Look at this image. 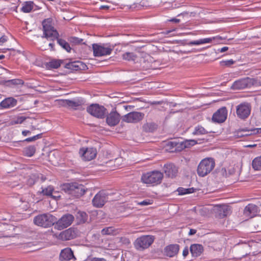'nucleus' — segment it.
<instances>
[{
  "label": "nucleus",
  "mask_w": 261,
  "mask_h": 261,
  "mask_svg": "<svg viewBox=\"0 0 261 261\" xmlns=\"http://www.w3.org/2000/svg\"><path fill=\"white\" fill-rule=\"evenodd\" d=\"M251 79L247 77L234 82L231 88L233 90L243 89L249 87L251 84Z\"/></svg>",
  "instance_id": "obj_17"
},
{
  "label": "nucleus",
  "mask_w": 261,
  "mask_h": 261,
  "mask_svg": "<svg viewBox=\"0 0 261 261\" xmlns=\"http://www.w3.org/2000/svg\"><path fill=\"white\" fill-rule=\"evenodd\" d=\"M234 173V169L233 168H231L228 170V175H231Z\"/></svg>",
  "instance_id": "obj_57"
},
{
  "label": "nucleus",
  "mask_w": 261,
  "mask_h": 261,
  "mask_svg": "<svg viewBox=\"0 0 261 261\" xmlns=\"http://www.w3.org/2000/svg\"><path fill=\"white\" fill-rule=\"evenodd\" d=\"M221 63H222V65H224L226 66H230L234 63V61L232 59H231V60L223 61Z\"/></svg>",
  "instance_id": "obj_46"
},
{
  "label": "nucleus",
  "mask_w": 261,
  "mask_h": 261,
  "mask_svg": "<svg viewBox=\"0 0 261 261\" xmlns=\"http://www.w3.org/2000/svg\"><path fill=\"white\" fill-rule=\"evenodd\" d=\"M189 253V250L188 248H185L182 251V255L184 256H186Z\"/></svg>",
  "instance_id": "obj_55"
},
{
  "label": "nucleus",
  "mask_w": 261,
  "mask_h": 261,
  "mask_svg": "<svg viewBox=\"0 0 261 261\" xmlns=\"http://www.w3.org/2000/svg\"><path fill=\"white\" fill-rule=\"evenodd\" d=\"M68 41L72 45H77L81 44L83 40L82 39H80L76 37H70L68 38Z\"/></svg>",
  "instance_id": "obj_39"
},
{
  "label": "nucleus",
  "mask_w": 261,
  "mask_h": 261,
  "mask_svg": "<svg viewBox=\"0 0 261 261\" xmlns=\"http://www.w3.org/2000/svg\"><path fill=\"white\" fill-rule=\"evenodd\" d=\"M208 132L201 125H198L194 127L192 134L195 136H200L207 134Z\"/></svg>",
  "instance_id": "obj_31"
},
{
  "label": "nucleus",
  "mask_w": 261,
  "mask_h": 261,
  "mask_svg": "<svg viewBox=\"0 0 261 261\" xmlns=\"http://www.w3.org/2000/svg\"><path fill=\"white\" fill-rule=\"evenodd\" d=\"M251 109V107L249 103H242L237 107V115L240 119H244L250 115Z\"/></svg>",
  "instance_id": "obj_10"
},
{
  "label": "nucleus",
  "mask_w": 261,
  "mask_h": 261,
  "mask_svg": "<svg viewBox=\"0 0 261 261\" xmlns=\"http://www.w3.org/2000/svg\"><path fill=\"white\" fill-rule=\"evenodd\" d=\"M83 64L80 61H74L66 63L65 67L73 71H77L82 69Z\"/></svg>",
  "instance_id": "obj_26"
},
{
  "label": "nucleus",
  "mask_w": 261,
  "mask_h": 261,
  "mask_svg": "<svg viewBox=\"0 0 261 261\" xmlns=\"http://www.w3.org/2000/svg\"><path fill=\"white\" fill-rule=\"evenodd\" d=\"M215 166V160L212 158L203 159L197 167V174L199 176L204 177L210 173Z\"/></svg>",
  "instance_id": "obj_1"
},
{
  "label": "nucleus",
  "mask_w": 261,
  "mask_h": 261,
  "mask_svg": "<svg viewBox=\"0 0 261 261\" xmlns=\"http://www.w3.org/2000/svg\"><path fill=\"white\" fill-rule=\"evenodd\" d=\"M41 137V134H38V135H35V136H34L33 137L28 138L25 139L24 140V141H26V142H34V141H36V140L40 138Z\"/></svg>",
  "instance_id": "obj_44"
},
{
  "label": "nucleus",
  "mask_w": 261,
  "mask_h": 261,
  "mask_svg": "<svg viewBox=\"0 0 261 261\" xmlns=\"http://www.w3.org/2000/svg\"><path fill=\"white\" fill-rule=\"evenodd\" d=\"M54 39H57V43L64 49H71L70 47L69 43L65 40L58 38V37L57 38H53V40Z\"/></svg>",
  "instance_id": "obj_38"
},
{
  "label": "nucleus",
  "mask_w": 261,
  "mask_h": 261,
  "mask_svg": "<svg viewBox=\"0 0 261 261\" xmlns=\"http://www.w3.org/2000/svg\"><path fill=\"white\" fill-rule=\"evenodd\" d=\"M247 132H252L253 134H261V128L250 129V130H247Z\"/></svg>",
  "instance_id": "obj_48"
},
{
  "label": "nucleus",
  "mask_w": 261,
  "mask_h": 261,
  "mask_svg": "<svg viewBox=\"0 0 261 261\" xmlns=\"http://www.w3.org/2000/svg\"><path fill=\"white\" fill-rule=\"evenodd\" d=\"M74 216L70 214L63 215L57 221L54 222V228L61 230L69 226L73 222Z\"/></svg>",
  "instance_id": "obj_6"
},
{
  "label": "nucleus",
  "mask_w": 261,
  "mask_h": 261,
  "mask_svg": "<svg viewBox=\"0 0 261 261\" xmlns=\"http://www.w3.org/2000/svg\"><path fill=\"white\" fill-rule=\"evenodd\" d=\"M101 9H108L109 8V7L107 6H102L100 7Z\"/></svg>",
  "instance_id": "obj_59"
},
{
  "label": "nucleus",
  "mask_w": 261,
  "mask_h": 261,
  "mask_svg": "<svg viewBox=\"0 0 261 261\" xmlns=\"http://www.w3.org/2000/svg\"><path fill=\"white\" fill-rule=\"evenodd\" d=\"M170 143H171V145H176V143L173 142H170Z\"/></svg>",
  "instance_id": "obj_62"
},
{
  "label": "nucleus",
  "mask_w": 261,
  "mask_h": 261,
  "mask_svg": "<svg viewBox=\"0 0 261 261\" xmlns=\"http://www.w3.org/2000/svg\"><path fill=\"white\" fill-rule=\"evenodd\" d=\"M108 194L105 191H101L96 194L92 200L94 206L102 207L108 200Z\"/></svg>",
  "instance_id": "obj_13"
},
{
  "label": "nucleus",
  "mask_w": 261,
  "mask_h": 261,
  "mask_svg": "<svg viewBox=\"0 0 261 261\" xmlns=\"http://www.w3.org/2000/svg\"><path fill=\"white\" fill-rule=\"evenodd\" d=\"M196 232V230L193 229H191L189 231V235H190V236L193 235V234H195Z\"/></svg>",
  "instance_id": "obj_56"
},
{
  "label": "nucleus",
  "mask_w": 261,
  "mask_h": 261,
  "mask_svg": "<svg viewBox=\"0 0 261 261\" xmlns=\"http://www.w3.org/2000/svg\"><path fill=\"white\" fill-rule=\"evenodd\" d=\"M203 247L200 244H193L190 247V251L193 256L197 257L201 254Z\"/></svg>",
  "instance_id": "obj_27"
},
{
  "label": "nucleus",
  "mask_w": 261,
  "mask_h": 261,
  "mask_svg": "<svg viewBox=\"0 0 261 261\" xmlns=\"http://www.w3.org/2000/svg\"><path fill=\"white\" fill-rule=\"evenodd\" d=\"M257 211V206L253 204H249L244 209L245 214L251 217L256 215Z\"/></svg>",
  "instance_id": "obj_24"
},
{
  "label": "nucleus",
  "mask_w": 261,
  "mask_h": 261,
  "mask_svg": "<svg viewBox=\"0 0 261 261\" xmlns=\"http://www.w3.org/2000/svg\"><path fill=\"white\" fill-rule=\"evenodd\" d=\"M92 49H106V48L97 44H92Z\"/></svg>",
  "instance_id": "obj_50"
},
{
  "label": "nucleus",
  "mask_w": 261,
  "mask_h": 261,
  "mask_svg": "<svg viewBox=\"0 0 261 261\" xmlns=\"http://www.w3.org/2000/svg\"><path fill=\"white\" fill-rule=\"evenodd\" d=\"M144 114L139 112H132L122 117V121L127 123H137L142 120L144 118Z\"/></svg>",
  "instance_id": "obj_11"
},
{
  "label": "nucleus",
  "mask_w": 261,
  "mask_h": 261,
  "mask_svg": "<svg viewBox=\"0 0 261 261\" xmlns=\"http://www.w3.org/2000/svg\"><path fill=\"white\" fill-rule=\"evenodd\" d=\"M31 132L30 130H23L22 132V134L24 136H27L28 135H31Z\"/></svg>",
  "instance_id": "obj_53"
},
{
  "label": "nucleus",
  "mask_w": 261,
  "mask_h": 261,
  "mask_svg": "<svg viewBox=\"0 0 261 261\" xmlns=\"http://www.w3.org/2000/svg\"><path fill=\"white\" fill-rule=\"evenodd\" d=\"M227 111L225 107L218 110L213 115L212 120L214 122L220 123L224 122L227 118Z\"/></svg>",
  "instance_id": "obj_15"
},
{
  "label": "nucleus",
  "mask_w": 261,
  "mask_h": 261,
  "mask_svg": "<svg viewBox=\"0 0 261 261\" xmlns=\"http://www.w3.org/2000/svg\"><path fill=\"white\" fill-rule=\"evenodd\" d=\"M7 41V37L6 36H2L0 38V45H2L4 43Z\"/></svg>",
  "instance_id": "obj_51"
},
{
  "label": "nucleus",
  "mask_w": 261,
  "mask_h": 261,
  "mask_svg": "<svg viewBox=\"0 0 261 261\" xmlns=\"http://www.w3.org/2000/svg\"><path fill=\"white\" fill-rule=\"evenodd\" d=\"M220 173L221 174V175L224 177H227L228 176L227 170L225 168H222V169L220 171Z\"/></svg>",
  "instance_id": "obj_49"
},
{
  "label": "nucleus",
  "mask_w": 261,
  "mask_h": 261,
  "mask_svg": "<svg viewBox=\"0 0 261 261\" xmlns=\"http://www.w3.org/2000/svg\"><path fill=\"white\" fill-rule=\"evenodd\" d=\"M167 21H169V22H175V23H179L180 21V20L179 19H177V18H172L170 19H168Z\"/></svg>",
  "instance_id": "obj_52"
},
{
  "label": "nucleus",
  "mask_w": 261,
  "mask_h": 261,
  "mask_svg": "<svg viewBox=\"0 0 261 261\" xmlns=\"http://www.w3.org/2000/svg\"><path fill=\"white\" fill-rule=\"evenodd\" d=\"M41 193H42L44 195H46L47 196H50L54 198L56 197H60V196L54 195L53 194H57V192L54 191V189L53 186H49L45 188H42V190L41 191Z\"/></svg>",
  "instance_id": "obj_28"
},
{
  "label": "nucleus",
  "mask_w": 261,
  "mask_h": 261,
  "mask_svg": "<svg viewBox=\"0 0 261 261\" xmlns=\"http://www.w3.org/2000/svg\"><path fill=\"white\" fill-rule=\"evenodd\" d=\"M164 170L166 176L170 178H174L177 174V168L172 164L165 165Z\"/></svg>",
  "instance_id": "obj_19"
},
{
  "label": "nucleus",
  "mask_w": 261,
  "mask_h": 261,
  "mask_svg": "<svg viewBox=\"0 0 261 261\" xmlns=\"http://www.w3.org/2000/svg\"><path fill=\"white\" fill-rule=\"evenodd\" d=\"M85 103V99L82 97H77L72 100L63 99L60 102L61 106L73 109H76L78 107L84 105Z\"/></svg>",
  "instance_id": "obj_9"
},
{
  "label": "nucleus",
  "mask_w": 261,
  "mask_h": 261,
  "mask_svg": "<svg viewBox=\"0 0 261 261\" xmlns=\"http://www.w3.org/2000/svg\"><path fill=\"white\" fill-rule=\"evenodd\" d=\"M4 58H5L4 55H0V60L3 59H4Z\"/></svg>",
  "instance_id": "obj_61"
},
{
  "label": "nucleus",
  "mask_w": 261,
  "mask_h": 261,
  "mask_svg": "<svg viewBox=\"0 0 261 261\" xmlns=\"http://www.w3.org/2000/svg\"><path fill=\"white\" fill-rule=\"evenodd\" d=\"M75 217L78 224H83L88 220V215L85 212L78 211L75 214Z\"/></svg>",
  "instance_id": "obj_25"
},
{
  "label": "nucleus",
  "mask_w": 261,
  "mask_h": 261,
  "mask_svg": "<svg viewBox=\"0 0 261 261\" xmlns=\"http://www.w3.org/2000/svg\"><path fill=\"white\" fill-rule=\"evenodd\" d=\"M179 251V245L177 244H171L166 246L164 250V254L170 257L176 255Z\"/></svg>",
  "instance_id": "obj_20"
},
{
  "label": "nucleus",
  "mask_w": 261,
  "mask_h": 261,
  "mask_svg": "<svg viewBox=\"0 0 261 261\" xmlns=\"http://www.w3.org/2000/svg\"><path fill=\"white\" fill-rule=\"evenodd\" d=\"M92 261H106V259L103 258L94 257L92 258Z\"/></svg>",
  "instance_id": "obj_54"
},
{
  "label": "nucleus",
  "mask_w": 261,
  "mask_h": 261,
  "mask_svg": "<svg viewBox=\"0 0 261 261\" xmlns=\"http://www.w3.org/2000/svg\"><path fill=\"white\" fill-rule=\"evenodd\" d=\"M123 242L125 244H129L130 243V241L129 240V239H127V238H124L123 239Z\"/></svg>",
  "instance_id": "obj_58"
},
{
  "label": "nucleus",
  "mask_w": 261,
  "mask_h": 261,
  "mask_svg": "<svg viewBox=\"0 0 261 261\" xmlns=\"http://www.w3.org/2000/svg\"><path fill=\"white\" fill-rule=\"evenodd\" d=\"M62 190L75 197H80L85 192L84 186L77 182L65 183L62 186Z\"/></svg>",
  "instance_id": "obj_2"
},
{
  "label": "nucleus",
  "mask_w": 261,
  "mask_h": 261,
  "mask_svg": "<svg viewBox=\"0 0 261 261\" xmlns=\"http://www.w3.org/2000/svg\"><path fill=\"white\" fill-rule=\"evenodd\" d=\"M43 35L46 38H57L59 37V33L54 27L53 19L48 18L42 21Z\"/></svg>",
  "instance_id": "obj_5"
},
{
  "label": "nucleus",
  "mask_w": 261,
  "mask_h": 261,
  "mask_svg": "<svg viewBox=\"0 0 261 261\" xmlns=\"http://www.w3.org/2000/svg\"><path fill=\"white\" fill-rule=\"evenodd\" d=\"M163 177V174L162 172L153 171L143 174L141 180L144 184L154 186L160 184Z\"/></svg>",
  "instance_id": "obj_3"
},
{
  "label": "nucleus",
  "mask_w": 261,
  "mask_h": 261,
  "mask_svg": "<svg viewBox=\"0 0 261 261\" xmlns=\"http://www.w3.org/2000/svg\"><path fill=\"white\" fill-rule=\"evenodd\" d=\"M26 119V118L24 116H20L18 117L15 121L14 123L15 124H21Z\"/></svg>",
  "instance_id": "obj_45"
},
{
  "label": "nucleus",
  "mask_w": 261,
  "mask_h": 261,
  "mask_svg": "<svg viewBox=\"0 0 261 261\" xmlns=\"http://www.w3.org/2000/svg\"><path fill=\"white\" fill-rule=\"evenodd\" d=\"M36 147L33 145H30L23 149V154L28 157L32 156L35 153Z\"/></svg>",
  "instance_id": "obj_32"
},
{
  "label": "nucleus",
  "mask_w": 261,
  "mask_h": 261,
  "mask_svg": "<svg viewBox=\"0 0 261 261\" xmlns=\"http://www.w3.org/2000/svg\"><path fill=\"white\" fill-rule=\"evenodd\" d=\"M214 210L219 213L220 217H224L229 214L230 208L227 205H217L214 206Z\"/></svg>",
  "instance_id": "obj_22"
},
{
  "label": "nucleus",
  "mask_w": 261,
  "mask_h": 261,
  "mask_svg": "<svg viewBox=\"0 0 261 261\" xmlns=\"http://www.w3.org/2000/svg\"><path fill=\"white\" fill-rule=\"evenodd\" d=\"M226 50H223V49H222V50H220V52L221 53H223L224 51H225Z\"/></svg>",
  "instance_id": "obj_64"
},
{
  "label": "nucleus",
  "mask_w": 261,
  "mask_h": 261,
  "mask_svg": "<svg viewBox=\"0 0 261 261\" xmlns=\"http://www.w3.org/2000/svg\"><path fill=\"white\" fill-rule=\"evenodd\" d=\"M62 62V60H52L47 63V67L48 69H57L60 66Z\"/></svg>",
  "instance_id": "obj_29"
},
{
  "label": "nucleus",
  "mask_w": 261,
  "mask_h": 261,
  "mask_svg": "<svg viewBox=\"0 0 261 261\" xmlns=\"http://www.w3.org/2000/svg\"><path fill=\"white\" fill-rule=\"evenodd\" d=\"M123 59L128 60V61H130V60L135 61L136 58V56L133 53L128 52V53H126L125 54H123Z\"/></svg>",
  "instance_id": "obj_42"
},
{
  "label": "nucleus",
  "mask_w": 261,
  "mask_h": 261,
  "mask_svg": "<svg viewBox=\"0 0 261 261\" xmlns=\"http://www.w3.org/2000/svg\"><path fill=\"white\" fill-rule=\"evenodd\" d=\"M49 46L51 47V48H53L54 46V44L53 43H50L49 44Z\"/></svg>",
  "instance_id": "obj_60"
},
{
  "label": "nucleus",
  "mask_w": 261,
  "mask_h": 261,
  "mask_svg": "<svg viewBox=\"0 0 261 261\" xmlns=\"http://www.w3.org/2000/svg\"><path fill=\"white\" fill-rule=\"evenodd\" d=\"M33 221L38 226L47 228L54 225L56 218L49 213H45L35 217Z\"/></svg>",
  "instance_id": "obj_4"
},
{
  "label": "nucleus",
  "mask_w": 261,
  "mask_h": 261,
  "mask_svg": "<svg viewBox=\"0 0 261 261\" xmlns=\"http://www.w3.org/2000/svg\"><path fill=\"white\" fill-rule=\"evenodd\" d=\"M33 9V2L29 1L25 2L21 7V11L24 13H29Z\"/></svg>",
  "instance_id": "obj_33"
},
{
  "label": "nucleus",
  "mask_w": 261,
  "mask_h": 261,
  "mask_svg": "<svg viewBox=\"0 0 261 261\" xmlns=\"http://www.w3.org/2000/svg\"><path fill=\"white\" fill-rule=\"evenodd\" d=\"M79 154L85 161H90L93 159L96 155L97 151L94 148H81Z\"/></svg>",
  "instance_id": "obj_14"
},
{
  "label": "nucleus",
  "mask_w": 261,
  "mask_h": 261,
  "mask_svg": "<svg viewBox=\"0 0 261 261\" xmlns=\"http://www.w3.org/2000/svg\"><path fill=\"white\" fill-rule=\"evenodd\" d=\"M17 105V100L13 97L5 98L0 103V106L4 109L12 108Z\"/></svg>",
  "instance_id": "obj_23"
},
{
  "label": "nucleus",
  "mask_w": 261,
  "mask_h": 261,
  "mask_svg": "<svg viewBox=\"0 0 261 261\" xmlns=\"http://www.w3.org/2000/svg\"><path fill=\"white\" fill-rule=\"evenodd\" d=\"M154 237L152 236H142L137 238L134 242L135 247L139 251L148 248L153 242Z\"/></svg>",
  "instance_id": "obj_7"
},
{
  "label": "nucleus",
  "mask_w": 261,
  "mask_h": 261,
  "mask_svg": "<svg viewBox=\"0 0 261 261\" xmlns=\"http://www.w3.org/2000/svg\"><path fill=\"white\" fill-rule=\"evenodd\" d=\"M247 130H248V129H244L240 130L238 133V136H240V137L247 136H249V135H251L253 134L252 132H247Z\"/></svg>",
  "instance_id": "obj_43"
},
{
  "label": "nucleus",
  "mask_w": 261,
  "mask_h": 261,
  "mask_svg": "<svg viewBox=\"0 0 261 261\" xmlns=\"http://www.w3.org/2000/svg\"><path fill=\"white\" fill-rule=\"evenodd\" d=\"M74 257L72 251L69 248L63 249L60 254V259L61 261H68Z\"/></svg>",
  "instance_id": "obj_21"
},
{
  "label": "nucleus",
  "mask_w": 261,
  "mask_h": 261,
  "mask_svg": "<svg viewBox=\"0 0 261 261\" xmlns=\"http://www.w3.org/2000/svg\"><path fill=\"white\" fill-rule=\"evenodd\" d=\"M223 40L222 38L219 36L212 37L210 38H205L200 39L197 40L191 41L190 44L192 45H200L206 43H219Z\"/></svg>",
  "instance_id": "obj_16"
},
{
  "label": "nucleus",
  "mask_w": 261,
  "mask_h": 261,
  "mask_svg": "<svg viewBox=\"0 0 261 261\" xmlns=\"http://www.w3.org/2000/svg\"><path fill=\"white\" fill-rule=\"evenodd\" d=\"M52 233L54 237L62 241L70 240L75 238L76 237V233L72 228L67 229L59 233H54V231L52 230Z\"/></svg>",
  "instance_id": "obj_12"
},
{
  "label": "nucleus",
  "mask_w": 261,
  "mask_h": 261,
  "mask_svg": "<svg viewBox=\"0 0 261 261\" xmlns=\"http://www.w3.org/2000/svg\"><path fill=\"white\" fill-rule=\"evenodd\" d=\"M157 128V125L153 122L147 123L143 125V129L147 132H152Z\"/></svg>",
  "instance_id": "obj_36"
},
{
  "label": "nucleus",
  "mask_w": 261,
  "mask_h": 261,
  "mask_svg": "<svg viewBox=\"0 0 261 261\" xmlns=\"http://www.w3.org/2000/svg\"><path fill=\"white\" fill-rule=\"evenodd\" d=\"M221 49H228V48L227 46H224V47H222Z\"/></svg>",
  "instance_id": "obj_63"
},
{
  "label": "nucleus",
  "mask_w": 261,
  "mask_h": 261,
  "mask_svg": "<svg viewBox=\"0 0 261 261\" xmlns=\"http://www.w3.org/2000/svg\"><path fill=\"white\" fill-rule=\"evenodd\" d=\"M197 142L195 140H187L181 143L182 148H189L197 144Z\"/></svg>",
  "instance_id": "obj_37"
},
{
  "label": "nucleus",
  "mask_w": 261,
  "mask_h": 261,
  "mask_svg": "<svg viewBox=\"0 0 261 261\" xmlns=\"http://www.w3.org/2000/svg\"><path fill=\"white\" fill-rule=\"evenodd\" d=\"M140 205L145 206L151 204L150 200H145L138 203Z\"/></svg>",
  "instance_id": "obj_47"
},
{
  "label": "nucleus",
  "mask_w": 261,
  "mask_h": 261,
  "mask_svg": "<svg viewBox=\"0 0 261 261\" xmlns=\"http://www.w3.org/2000/svg\"><path fill=\"white\" fill-rule=\"evenodd\" d=\"M194 188L185 189L183 188H179L177 189L179 195H181L192 193L194 192Z\"/></svg>",
  "instance_id": "obj_40"
},
{
  "label": "nucleus",
  "mask_w": 261,
  "mask_h": 261,
  "mask_svg": "<svg viewBox=\"0 0 261 261\" xmlns=\"http://www.w3.org/2000/svg\"><path fill=\"white\" fill-rule=\"evenodd\" d=\"M120 120V116L116 111H112L106 119L107 124L110 126H114L118 124Z\"/></svg>",
  "instance_id": "obj_18"
},
{
  "label": "nucleus",
  "mask_w": 261,
  "mask_h": 261,
  "mask_svg": "<svg viewBox=\"0 0 261 261\" xmlns=\"http://www.w3.org/2000/svg\"><path fill=\"white\" fill-rule=\"evenodd\" d=\"M87 111L91 115L98 118H104L107 113V109L98 104L91 105L87 107Z\"/></svg>",
  "instance_id": "obj_8"
},
{
  "label": "nucleus",
  "mask_w": 261,
  "mask_h": 261,
  "mask_svg": "<svg viewBox=\"0 0 261 261\" xmlns=\"http://www.w3.org/2000/svg\"><path fill=\"white\" fill-rule=\"evenodd\" d=\"M112 50H93V55L95 57H102L110 55Z\"/></svg>",
  "instance_id": "obj_35"
},
{
  "label": "nucleus",
  "mask_w": 261,
  "mask_h": 261,
  "mask_svg": "<svg viewBox=\"0 0 261 261\" xmlns=\"http://www.w3.org/2000/svg\"><path fill=\"white\" fill-rule=\"evenodd\" d=\"M252 166L255 170H261V156L255 158L252 161Z\"/></svg>",
  "instance_id": "obj_34"
},
{
  "label": "nucleus",
  "mask_w": 261,
  "mask_h": 261,
  "mask_svg": "<svg viewBox=\"0 0 261 261\" xmlns=\"http://www.w3.org/2000/svg\"><path fill=\"white\" fill-rule=\"evenodd\" d=\"M6 83H7L9 85H13L15 86L19 85H22L24 84V82L22 80L18 79L8 80L6 82Z\"/></svg>",
  "instance_id": "obj_41"
},
{
  "label": "nucleus",
  "mask_w": 261,
  "mask_h": 261,
  "mask_svg": "<svg viewBox=\"0 0 261 261\" xmlns=\"http://www.w3.org/2000/svg\"><path fill=\"white\" fill-rule=\"evenodd\" d=\"M118 233V229L113 227H108L102 229L101 233L103 235H116Z\"/></svg>",
  "instance_id": "obj_30"
}]
</instances>
